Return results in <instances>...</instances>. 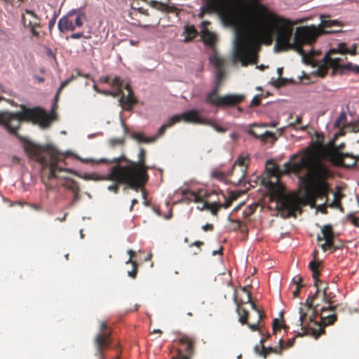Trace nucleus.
Wrapping results in <instances>:
<instances>
[{"label":"nucleus","mask_w":359,"mask_h":359,"mask_svg":"<svg viewBox=\"0 0 359 359\" xmlns=\"http://www.w3.org/2000/svg\"><path fill=\"white\" fill-rule=\"evenodd\" d=\"M109 142L111 146L114 147L117 144H122L124 142V138H111Z\"/></svg>","instance_id":"nucleus-41"},{"label":"nucleus","mask_w":359,"mask_h":359,"mask_svg":"<svg viewBox=\"0 0 359 359\" xmlns=\"http://www.w3.org/2000/svg\"><path fill=\"white\" fill-rule=\"evenodd\" d=\"M219 206L217 205L216 203H208L207 202L203 201L202 204V208H198L200 210H203L205 209H208L210 210L212 215H216L217 212L219 210Z\"/></svg>","instance_id":"nucleus-27"},{"label":"nucleus","mask_w":359,"mask_h":359,"mask_svg":"<svg viewBox=\"0 0 359 359\" xmlns=\"http://www.w3.org/2000/svg\"><path fill=\"white\" fill-rule=\"evenodd\" d=\"M282 72H283L282 67H278L277 69V73L279 76V77L275 81V85L277 86H280L284 85L285 83V79L280 77L281 74H282Z\"/></svg>","instance_id":"nucleus-38"},{"label":"nucleus","mask_w":359,"mask_h":359,"mask_svg":"<svg viewBox=\"0 0 359 359\" xmlns=\"http://www.w3.org/2000/svg\"><path fill=\"white\" fill-rule=\"evenodd\" d=\"M280 216L283 218L294 216L299 207L295 201L280 190L276 191Z\"/></svg>","instance_id":"nucleus-8"},{"label":"nucleus","mask_w":359,"mask_h":359,"mask_svg":"<svg viewBox=\"0 0 359 359\" xmlns=\"http://www.w3.org/2000/svg\"><path fill=\"white\" fill-rule=\"evenodd\" d=\"M25 13L27 14L30 15L35 20H38V16H37V15L34 11H32L31 10H29V9H26L25 10Z\"/></svg>","instance_id":"nucleus-54"},{"label":"nucleus","mask_w":359,"mask_h":359,"mask_svg":"<svg viewBox=\"0 0 359 359\" xmlns=\"http://www.w3.org/2000/svg\"><path fill=\"white\" fill-rule=\"evenodd\" d=\"M269 172L271 175L277 176L279 174V168L276 165H272V167L269 168Z\"/></svg>","instance_id":"nucleus-42"},{"label":"nucleus","mask_w":359,"mask_h":359,"mask_svg":"<svg viewBox=\"0 0 359 359\" xmlns=\"http://www.w3.org/2000/svg\"><path fill=\"white\" fill-rule=\"evenodd\" d=\"M327 205L332 208H337L341 211H342V208L340 206L339 202L337 201L333 200V201L332 203H330V204H328Z\"/></svg>","instance_id":"nucleus-44"},{"label":"nucleus","mask_w":359,"mask_h":359,"mask_svg":"<svg viewBox=\"0 0 359 359\" xmlns=\"http://www.w3.org/2000/svg\"><path fill=\"white\" fill-rule=\"evenodd\" d=\"M116 168H110L109 172L107 175H101L97 173H84V174H76V175L84 180H92V181H104L105 180H114L116 179Z\"/></svg>","instance_id":"nucleus-13"},{"label":"nucleus","mask_w":359,"mask_h":359,"mask_svg":"<svg viewBox=\"0 0 359 359\" xmlns=\"http://www.w3.org/2000/svg\"><path fill=\"white\" fill-rule=\"evenodd\" d=\"M183 34L185 35L183 41L189 42L196 36L197 32L194 26L187 25Z\"/></svg>","instance_id":"nucleus-22"},{"label":"nucleus","mask_w":359,"mask_h":359,"mask_svg":"<svg viewBox=\"0 0 359 359\" xmlns=\"http://www.w3.org/2000/svg\"><path fill=\"white\" fill-rule=\"evenodd\" d=\"M79 159L81 162H83V163L95 162V163H99L97 162L98 160H94V159H91V158H79Z\"/></svg>","instance_id":"nucleus-60"},{"label":"nucleus","mask_w":359,"mask_h":359,"mask_svg":"<svg viewBox=\"0 0 359 359\" xmlns=\"http://www.w3.org/2000/svg\"><path fill=\"white\" fill-rule=\"evenodd\" d=\"M331 159L337 165L352 168L356 165V161L359 160V156H355L349 153L334 151L331 154Z\"/></svg>","instance_id":"nucleus-10"},{"label":"nucleus","mask_w":359,"mask_h":359,"mask_svg":"<svg viewBox=\"0 0 359 359\" xmlns=\"http://www.w3.org/2000/svg\"><path fill=\"white\" fill-rule=\"evenodd\" d=\"M296 155L283 164V173L293 172L298 175L299 183L304 187L306 202L314 205L317 198L327 197L329 186L326 179L330 175L329 168L321 161L302 156L292 161Z\"/></svg>","instance_id":"nucleus-2"},{"label":"nucleus","mask_w":359,"mask_h":359,"mask_svg":"<svg viewBox=\"0 0 359 359\" xmlns=\"http://www.w3.org/2000/svg\"><path fill=\"white\" fill-rule=\"evenodd\" d=\"M244 311V316H240L239 317V322H241L242 324L246 323L247 320V311L245 310Z\"/></svg>","instance_id":"nucleus-51"},{"label":"nucleus","mask_w":359,"mask_h":359,"mask_svg":"<svg viewBox=\"0 0 359 359\" xmlns=\"http://www.w3.org/2000/svg\"><path fill=\"white\" fill-rule=\"evenodd\" d=\"M342 70H348L351 71L355 74H359V65H353L351 62H348L341 66Z\"/></svg>","instance_id":"nucleus-35"},{"label":"nucleus","mask_w":359,"mask_h":359,"mask_svg":"<svg viewBox=\"0 0 359 359\" xmlns=\"http://www.w3.org/2000/svg\"><path fill=\"white\" fill-rule=\"evenodd\" d=\"M273 326L274 330L281 327V325H280L278 319L276 318L273 320Z\"/></svg>","instance_id":"nucleus-58"},{"label":"nucleus","mask_w":359,"mask_h":359,"mask_svg":"<svg viewBox=\"0 0 359 359\" xmlns=\"http://www.w3.org/2000/svg\"><path fill=\"white\" fill-rule=\"evenodd\" d=\"M86 19L84 11L81 8H73L60 18L57 22L58 30L62 33L74 31L76 27H82Z\"/></svg>","instance_id":"nucleus-6"},{"label":"nucleus","mask_w":359,"mask_h":359,"mask_svg":"<svg viewBox=\"0 0 359 359\" xmlns=\"http://www.w3.org/2000/svg\"><path fill=\"white\" fill-rule=\"evenodd\" d=\"M346 118V112L344 110H342L340 112L339 117L337 118V120L334 122V126L339 127L342 121H345Z\"/></svg>","instance_id":"nucleus-39"},{"label":"nucleus","mask_w":359,"mask_h":359,"mask_svg":"<svg viewBox=\"0 0 359 359\" xmlns=\"http://www.w3.org/2000/svg\"><path fill=\"white\" fill-rule=\"evenodd\" d=\"M122 161H126L128 164L130 165V161L126 158L124 155L121 156L118 158H113L112 159H107V158H100L98 159V163H117V165H119V163Z\"/></svg>","instance_id":"nucleus-26"},{"label":"nucleus","mask_w":359,"mask_h":359,"mask_svg":"<svg viewBox=\"0 0 359 359\" xmlns=\"http://www.w3.org/2000/svg\"><path fill=\"white\" fill-rule=\"evenodd\" d=\"M64 186L71 190L73 192L79 191V187L77 183L72 179L70 178H66V182L65 183Z\"/></svg>","instance_id":"nucleus-30"},{"label":"nucleus","mask_w":359,"mask_h":359,"mask_svg":"<svg viewBox=\"0 0 359 359\" xmlns=\"http://www.w3.org/2000/svg\"><path fill=\"white\" fill-rule=\"evenodd\" d=\"M144 150L141 148L138 154V161H133L130 162V165H123V167H128L132 170L131 175L142 186L146 183L148 178L146 171L147 168L144 166Z\"/></svg>","instance_id":"nucleus-9"},{"label":"nucleus","mask_w":359,"mask_h":359,"mask_svg":"<svg viewBox=\"0 0 359 359\" xmlns=\"http://www.w3.org/2000/svg\"><path fill=\"white\" fill-rule=\"evenodd\" d=\"M201 38L204 43L210 47H213L215 46L217 39L216 34L205 28H203L201 30Z\"/></svg>","instance_id":"nucleus-19"},{"label":"nucleus","mask_w":359,"mask_h":359,"mask_svg":"<svg viewBox=\"0 0 359 359\" xmlns=\"http://www.w3.org/2000/svg\"><path fill=\"white\" fill-rule=\"evenodd\" d=\"M128 254L130 255V258L128 259V261H126V264H128L130 262H131V257L133 256V255L135 254V252L132 250H128Z\"/></svg>","instance_id":"nucleus-62"},{"label":"nucleus","mask_w":359,"mask_h":359,"mask_svg":"<svg viewBox=\"0 0 359 359\" xmlns=\"http://www.w3.org/2000/svg\"><path fill=\"white\" fill-rule=\"evenodd\" d=\"M302 281V278L299 276L294 277L292 279V283L294 285H296L297 287H299V288L302 286V285L301 284Z\"/></svg>","instance_id":"nucleus-45"},{"label":"nucleus","mask_w":359,"mask_h":359,"mask_svg":"<svg viewBox=\"0 0 359 359\" xmlns=\"http://www.w3.org/2000/svg\"><path fill=\"white\" fill-rule=\"evenodd\" d=\"M259 0H204L198 16L202 18L205 13L216 14L222 24L233 29L231 64L236 66L241 63L246 67L257 62V55L252 41L246 34L247 30L255 34L276 39L273 50L281 52L294 49L302 55L305 64H310L311 56L302 48L305 44H311L324 33L323 27L340 26L337 20L324 19L320 15L321 22L316 27H299L293 33V24L287 19L273 18L272 14L262 5Z\"/></svg>","instance_id":"nucleus-1"},{"label":"nucleus","mask_w":359,"mask_h":359,"mask_svg":"<svg viewBox=\"0 0 359 359\" xmlns=\"http://www.w3.org/2000/svg\"><path fill=\"white\" fill-rule=\"evenodd\" d=\"M346 217L354 226L359 227V218L355 217L353 212L349 213Z\"/></svg>","instance_id":"nucleus-40"},{"label":"nucleus","mask_w":359,"mask_h":359,"mask_svg":"<svg viewBox=\"0 0 359 359\" xmlns=\"http://www.w3.org/2000/svg\"><path fill=\"white\" fill-rule=\"evenodd\" d=\"M341 194L339 192H335L334 193V200L339 201V200L341 197Z\"/></svg>","instance_id":"nucleus-63"},{"label":"nucleus","mask_w":359,"mask_h":359,"mask_svg":"<svg viewBox=\"0 0 359 359\" xmlns=\"http://www.w3.org/2000/svg\"><path fill=\"white\" fill-rule=\"evenodd\" d=\"M212 176L222 180L224 177V174L219 171H214L212 172Z\"/></svg>","instance_id":"nucleus-49"},{"label":"nucleus","mask_w":359,"mask_h":359,"mask_svg":"<svg viewBox=\"0 0 359 359\" xmlns=\"http://www.w3.org/2000/svg\"><path fill=\"white\" fill-rule=\"evenodd\" d=\"M100 81L109 83L113 88L119 89L123 86V81L118 76L113 79L109 76H103L100 78Z\"/></svg>","instance_id":"nucleus-20"},{"label":"nucleus","mask_w":359,"mask_h":359,"mask_svg":"<svg viewBox=\"0 0 359 359\" xmlns=\"http://www.w3.org/2000/svg\"><path fill=\"white\" fill-rule=\"evenodd\" d=\"M299 314L297 325L301 326L302 330L309 327L310 323L313 321V316L308 317L307 312L302 306L299 309Z\"/></svg>","instance_id":"nucleus-18"},{"label":"nucleus","mask_w":359,"mask_h":359,"mask_svg":"<svg viewBox=\"0 0 359 359\" xmlns=\"http://www.w3.org/2000/svg\"><path fill=\"white\" fill-rule=\"evenodd\" d=\"M0 92L7 93L8 95L11 94V90L8 88H6L4 85L0 83Z\"/></svg>","instance_id":"nucleus-56"},{"label":"nucleus","mask_w":359,"mask_h":359,"mask_svg":"<svg viewBox=\"0 0 359 359\" xmlns=\"http://www.w3.org/2000/svg\"><path fill=\"white\" fill-rule=\"evenodd\" d=\"M212 228H213V226H212V224H206L202 226V229L205 231H208V230H212Z\"/></svg>","instance_id":"nucleus-61"},{"label":"nucleus","mask_w":359,"mask_h":359,"mask_svg":"<svg viewBox=\"0 0 359 359\" xmlns=\"http://www.w3.org/2000/svg\"><path fill=\"white\" fill-rule=\"evenodd\" d=\"M22 22L24 24L25 27H27L30 28V32L32 34V36H39V32L35 30V27L39 26V23L37 21H34V22L29 21L28 23L27 24L25 15L22 13Z\"/></svg>","instance_id":"nucleus-24"},{"label":"nucleus","mask_w":359,"mask_h":359,"mask_svg":"<svg viewBox=\"0 0 359 359\" xmlns=\"http://www.w3.org/2000/svg\"><path fill=\"white\" fill-rule=\"evenodd\" d=\"M184 120L187 123H197L201 121L199 119L198 112L195 109H191L179 114H175L170 118L167 124L170 127L175 123Z\"/></svg>","instance_id":"nucleus-11"},{"label":"nucleus","mask_w":359,"mask_h":359,"mask_svg":"<svg viewBox=\"0 0 359 359\" xmlns=\"http://www.w3.org/2000/svg\"><path fill=\"white\" fill-rule=\"evenodd\" d=\"M337 319L335 314H329L327 316H321L320 326L332 325Z\"/></svg>","instance_id":"nucleus-28"},{"label":"nucleus","mask_w":359,"mask_h":359,"mask_svg":"<svg viewBox=\"0 0 359 359\" xmlns=\"http://www.w3.org/2000/svg\"><path fill=\"white\" fill-rule=\"evenodd\" d=\"M125 88L128 90V95L127 97H125L124 95H122L118 101L123 108L125 109H130L131 107L135 104L136 100L133 95L132 89L128 83L126 84Z\"/></svg>","instance_id":"nucleus-17"},{"label":"nucleus","mask_w":359,"mask_h":359,"mask_svg":"<svg viewBox=\"0 0 359 359\" xmlns=\"http://www.w3.org/2000/svg\"><path fill=\"white\" fill-rule=\"evenodd\" d=\"M107 327V324L104 322H102L100 324V332L97 334L95 337L94 343L97 353L102 357V350L107 347L109 344V334L104 332V330Z\"/></svg>","instance_id":"nucleus-12"},{"label":"nucleus","mask_w":359,"mask_h":359,"mask_svg":"<svg viewBox=\"0 0 359 359\" xmlns=\"http://www.w3.org/2000/svg\"><path fill=\"white\" fill-rule=\"evenodd\" d=\"M32 121L39 125L42 128L48 127L50 118L46 111L40 108L28 109L23 107L22 111L15 113L9 111L0 112V126L4 127L10 134L15 135L24 143V149L26 154L38 161H43L39 154V147L27 138L17 133L20 127L22 121Z\"/></svg>","instance_id":"nucleus-3"},{"label":"nucleus","mask_w":359,"mask_h":359,"mask_svg":"<svg viewBox=\"0 0 359 359\" xmlns=\"http://www.w3.org/2000/svg\"><path fill=\"white\" fill-rule=\"evenodd\" d=\"M187 194H189V199L190 201H192L195 203H201L203 204V201L199 195H198L194 191H184L183 195H185Z\"/></svg>","instance_id":"nucleus-34"},{"label":"nucleus","mask_w":359,"mask_h":359,"mask_svg":"<svg viewBox=\"0 0 359 359\" xmlns=\"http://www.w3.org/2000/svg\"><path fill=\"white\" fill-rule=\"evenodd\" d=\"M243 291L246 293L247 299H248L247 302H250V304H251L252 303L251 302V297H250V292L248 290V286L244 287L243 288Z\"/></svg>","instance_id":"nucleus-52"},{"label":"nucleus","mask_w":359,"mask_h":359,"mask_svg":"<svg viewBox=\"0 0 359 359\" xmlns=\"http://www.w3.org/2000/svg\"><path fill=\"white\" fill-rule=\"evenodd\" d=\"M323 237L318 236V241L325 240V242L322 244L321 248L323 251L326 250V247L333 248L334 233L332 232V226L330 224L324 225L321 229Z\"/></svg>","instance_id":"nucleus-14"},{"label":"nucleus","mask_w":359,"mask_h":359,"mask_svg":"<svg viewBox=\"0 0 359 359\" xmlns=\"http://www.w3.org/2000/svg\"><path fill=\"white\" fill-rule=\"evenodd\" d=\"M149 4L151 7L157 9H159V8L158 7V6H162L161 4H159L158 1L154 0L151 1Z\"/></svg>","instance_id":"nucleus-53"},{"label":"nucleus","mask_w":359,"mask_h":359,"mask_svg":"<svg viewBox=\"0 0 359 359\" xmlns=\"http://www.w3.org/2000/svg\"><path fill=\"white\" fill-rule=\"evenodd\" d=\"M245 158L244 157H239L235 162L234 165H243L244 164Z\"/></svg>","instance_id":"nucleus-57"},{"label":"nucleus","mask_w":359,"mask_h":359,"mask_svg":"<svg viewBox=\"0 0 359 359\" xmlns=\"http://www.w3.org/2000/svg\"><path fill=\"white\" fill-rule=\"evenodd\" d=\"M56 171H60V172H70V173H74L75 174L74 172L72 171L69 168H62V167H59L57 166V168H56Z\"/></svg>","instance_id":"nucleus-55"},{"label":"nucleus","mask_w":359,"mask_h":359,"mask_svg":"<svg viewBox=\"0 0 359 359\" xmlns=\"http://www.w3.org/2000/svg\"><path fill=\"white\" fill-rule=\"evenodd\" d=\"M111 168H116V179L114 180H105L104 181H111L114 183L107 187V190L116 194L119 189L121 184L128 185L130 188L137 191L142 189L143 186L137 181L132 175V170L128 167H123L121 165H116Z\"/></svg>","instance_id":"nucleus-5"},{"label":"nucleus","mask_w":359,"mask_h":359,"mask_svg":"<svg viewBox=\"0 0 359 359\" xmlns=\"http://www.w3.org/2000/svg\"><path fill=\"white\" fill-rule=\"evenodd\" d=\"M116 91L115 92H111L108 90H100L98 91L99 93H102L105 95H111L113 97L118 96L119 95L122 94L121 88L119 89L118 88H114Z\"/></svg>","instance_id":"nucleus-37"},{"label":"nucleus","mask_w":359,"mask_h":359,"mask_svg":"<svg viewBox=\"0 0 359 359\" xmlns=\"http://www.w3.org/2000/svg\"><path fill=\"white\" fill-rule=\"evenodd\" d=\"M210 63L215 69V82L213 88L205 95V102L217 107H226L234 106L241 102L245 96L241 94H226L218 96L221 83L225 76V60L219 56L216 51L209 57Z\"/></svg>","instance_id":"nucleus-4"},{"label":"nucleus","mask_w":359,"mask_h":359,"mask_svg":"<svg viewBox=\"0 0 359 359\" xmlns=\"http://www.w3.org/2000/svg\"><path fill=\"white\" fill-rule=\"evenodd\" d=\"M56 168H57V165L56 163V161L54 158H53L52 162L50 165V173H49V178H56Z\"/></svg>","instance_id":"nucleus-36"},{"label":"nucleus","mask_w":359,"mask_h":359,"mask_svg":"<svg viewBox=\"0 0 359 359\" xmlns=\"http://www.w3.org/2000/svg\"><path fill=\"white\" fill-rule=\"evenodd\" d=\"M57 13H54L52 18L49 20L48 22V29L50 31L52 30V29L55 26V20H56V18H57Z\"/></svg>","instance_id":"nucleus-43"},{"label":"nucleus","mask_w":359,"mask_h":359,"mask_svg":"<svg viewBox=\"0 0 359 359\" xmlns=\"http://www.w3.org/2000/svg\"><path fill=\"white\" fill-rule=\"evenodd\" d=\"M251 306H252V309H254L257 313V316H258V320L256 323H254V324H248V327L252 330V331H255V330H258V323L259 322V320L263 318V316L262 314L261 313V312L259 311V309H257L256 308V306L255 304L252 302L251 303Z\"/></svg>","instance_id":"nucleus-31"},{"label":"nucleus","mask_w":359,"mask_h":359,"mask_svg":"<svg viewBox=\"0 0 359 359\" xmlns=\"http://www.w3.org/2000/svg\"><path fill=\"white\" fill-rule=\"evenodd\" d=\"M83 32H77V33H74L72 34L70 37L73 39H80L81 37H83Z\"/></svg>","instance_id":"nucleus-50"},{"label":"nucleus","mask_w":359,"mask_h":359,"mask_svg":"<svg viewBox=\"0 0 359 359\" xmlns=\"http://www.w3.org/2000/svg\"><path fill=\"white\" fill-rule=\"evenodd\" d=\"M248 133L254 136L255 138H259L261 140H265L266 138H276L275 135L269 131H266L263 134L259 135L252 130H249Z\"/></svg>","instance_id":"nucleus-29"},{"label":"nucleus","mask_w":359,"mask_h":359,"mask_svg":"<svg viewBox=\"0 0 359 359\" xmlns=\"http://www.w3.org/2000/svg\"><path fill=\"white\" fill-rule=\"evenodd\" d=\"M309 266L313 273L312 277L315 280L314 286L316 287H319V283H321V281L318 279L319 272L317 270L318 264L316 263L315 261H311L309 263Z\"/></svg>","instance_id":"nucleus-23"},{"label":"nucleus","mask_w":359,"mask_h":359,"mask_svg":"<svg viewBox=\"0 0 359 359\" xmlns=\"http://www.w3.org/2000/svg\"><path fill=\"white\" fill-rule=\"evenodd\" d=\"M338 50L344 51L345 54L349 53L351 55H355L356 53V46L353 45L351 48H347L345 43H339L338 44Z\"/></svg>","instance_id":"nucleus-32"},{"label":"nucleus","mask_w":359,"mask_h":359,"mask_svg":"<svg viewBox=\"0 0 359 359\" xmlns=\"http://www.w3.org/2000/svg\"><path fill=\"white\" fill-rule=\"evenodd\" d=\"M317 290L315 292L314 294L313 295H310L308 297V298L306 299V302H305V304H304V306L307 307V311L309 310H311L313 307V300L316 298L318 292H319V288L318 287H316Z\"/></svg>","instance_id":"nucleus-33"},{"label":"nucleus","mask_w":359,"mask_h":359,"mask_svg":"<svg viewBox=\"0 0 359 359\" xmlns=\"http://www.w3.org/2000/svg\"><path fill=\"white\" fill-rule=\"evenodd\" d=\"M170 126L167 123H163L158 129L157 134L152 137H147L142 133H132V137L138 142L150 143L156 141L159 137L163 135L165 130Z\"/></svg>","instance_id":"nucleus-15"},{"label":"nucleus","mask_w":359,"mask_h":359,"mask_svg":"<svg viewBox=\"0 0 359 359\" xmlns=\"http://www.w3.org/2000/svg\"><path fill=\"white\" fill-rule=\"evenodd\" d=\"M199 119L201 121L197 122V123L208 125L210 127H212V128H214L217 133H224L227 130V128L219 126V125H217L215 122H214L212 121L207 120V119L203 118L200 116H199Z\"/></svg>","instance_id":"nucleus-21"},{"label":"nucleus","mask_w":359,"mask_h":359,"mask_svg":"<svg viewBox=\"0 0 359 359\" xmlns=\"http://www.w3.org/2000/svg\"><path fill=\"white\" fill-rule=\"evenodd\" d=\"M74 79V76L72 75L69 79H66L65 81H63L61 82V87L65 88L67 86L73 79Z\"/></svg>","instance_id":"nucleus-48"},{"label":"nucleus","mask_w":359,"mask_h":359,"mask_svg":"<svg viewBox=\"0 0 359 359\" xmlns=\"http://www.w3.org/2000/svg\"><path fill=\"white\" fill-rule=\"evenodd\" d=\"M263 339H261L259 345H256L254 348L255 351L259 354V356L266 358L269 353H279L283 349V339H279L280 346L278 348L268 347L266 348L263 346Z\"/></svg>","instance_id":"nucleus-16"},{"label":"nucleus","mask_w":359,"mask_h":359,"mask_svg":"<svg viewBox=\"0 0 359 359\" xmlns=\"http://www.w3.org/2000/svg\"><path fill=\"white\" fill-rule=\"evenodd\" d=\"M333 294L332 292H327L326 294H323V300L325 303H327L329 304L328 306H324L321 309V311H325L327 310L334 311L335 309V306H332V300Z\"/></svg>","instance_id":"nucleus-25"},{"label":"nucleus","mask_w":359,"mask_h":359,"mask_svg":"<svg viewBox=\"0 0 359 359\" xmlns=\"http://www.w3.org/2000/svg\"><path fill=\"white\" fill-rule=\"evenodd\" d=\"M346 54L344 51L338 50V46L330 49L323 57L321 60V65L320 66L319 71L320 75L323 76L328 68L333 67L334 69L340 68V62L344 61L346 59Z\"/></svg>","instance_id":"nucleus-7"},{"label":"nucleus","mask_w":359,"mask_h":359,"mask_svg":"<svg viewBox=\"0 0 359 359\" xmlns=\"http://www.w3.org/2000/svg\"><path fill=\"white\" fill-rule=\"evenodd\" d=\"M327 207L326 203L319 205L317 207V210L321 212L323 214L327 213L326 208Z\"/></svg>","instance_id":"nucleus-46"},{"label":"nucleus","mask_w":359,"mask_h":359,"mask_svg":"<svg viewBox=\"0 0 359 359\" xmlns=\"http://www.w3.org/2000/svg\"><path fill=\"white\" fill-rule=\"evenodd\" d=\"M299 290H300L299 287H296L295 290L292 292L294 297H297L299 295Z\"/></svg>","instance_id":"nucleus-64"},{"label":"nucleus","mask_w":359,"mask_h":359,"mask_svg":"<svg viewBox=\"0 0 359 359\" xmlns=\"http://www.w3.org/2000/svg\"><path fill=\"white\" fill-rule=\"evenodd\" d=\"M133 265L134 266V269L133 271H130L128 272V275L132 278H134L135 276V274H136V270H135V264L134 262H133Z\"/></svg>","instance_id":"nucleus-59"},{"label":"nucleus","mask_w":359,"mask_h":359,"mask_svg":"<svg viewBox=\"0 0 359 359\" xmlns=\"http://www.w3.org/2000/svg\"><path fill=\"white\" fill-rule=\"evenodd\" d=\"M259 97H260V95H255L251 101V105H255V106L259 105L260 104Z\"/></svg>","instance_id":"nucleus-47"}]
</instances>
